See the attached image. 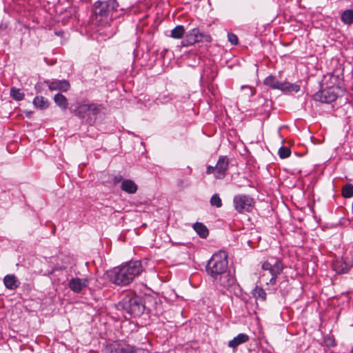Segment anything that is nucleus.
I'll return each instance as SVG.
<instances>
[{
	"mask_svg": "<svg viewBox=\"0 0 353 353\" xmlns=\"http://www.w3.org/2000/svg\"><path fill=\"white\" fill-rule=\"evenodd\" d=\"M228 255L224 251H219L212 255L208 261L206 271L214 280L225 288L230 286L234 279L226 273L228 269Z\"/></svg>",
	"mask_w": 353,
	"mask_h": 353,
	"instance_id": "nucleus-1",
	"label": "nucleus"
},
{
	"mask_svg": "<svg viewBox=\"0 0 353 353\" xmlns=\"http://www.w3.org/2000/svg\"><path fill=\"white\" fill-rule=\"evenodd\" d=\"M143 271L140 261H130L125 265L114 268L112 281L119 285H126L130 283L135 277Z\"/></svg>",
	"mask_w": 353,
	"mask_h": 353,
	"instance_id": "nucleus-2",
	"label": "nucleus"
},
{
	"mask_svg": "<svg viewBox=\"0 0 353 353\" xmlns=\"http://www.w3.org/2000/svg\"><path fill=\"white\" fill-rule=\"evenodd\" d=\"M117 6L115 0L96 2L94 5L93 20L98 26H107L112 19V12Z\"/></svg>",
	"mask_w": 353,
	"mask_h": 353,
	"instance_id": "nucleus-3",
	"label": "nucleus"
},
{
	"mask_svg": "<svg viewBox=\"0 0 353 353\" xmlns=\"http://www.w3.org/2000/svg\"><path fill=\"white\" fill-rule=\"evenodd\" d=\"M283 264L279 259H271L262 265L263 271L261 276V281L266 285H274L277 276L282 272Z\"/></svg>",
	"mask_w": 353,
	"mask_h": 353,
	"instance_id": "nucleus-4",
	"label": "nucleus"
},
{
	"mask_svg": "<svg viewBox=\"0 0 353 353\" xmlns=\"http://www.w3.org/2000/svg\"><path fill=\"white\" fill-rule=\"evenodd\" d=\"M123 309L130 316H139L144 310V305L139 296H126L121 302Z\"/></svg>",
	"mask_w": 353,
	"mask_h": 353,
	"instance_id": "nucleus-5",
	"label": "nucleus"
},
{
	"mask_svg": "<svg viewBox=\"0 0 353 353\" xmlns=\"http://www.w3.org/2000/svg\"><path fill=\"white\" fill-rule=\"evenodd\" d=\"M103 353H135L136 347L124 340H116L103 345Z\"/></svg>",
	"mask_w": 353,
	"mask_h": 353,
	"instance_id": "nucleus-6",
	"label": "nucleus"
},
{
	"mask_svg": "<svg viewBox=\"0 0 353 353\" xmlns=\"http://www.w3.org/2000/svg\"><path fill=\"white\" fill-rule=\"evenodd\" d=\"M212 37L210 34L201 31L199 28H195L189 30L182 41L181 44L183 46H189L195 44L196 43L212 41Z\"/></svg>",
	"mask_w": 353,
	"mask_h": 353,
	"instance_id": "nucleus-7",
	"label": "nucleus"
},
{
	"mask_svg": "<svg viewBox=\"0 0 353 353\" xmlns=\"http://www.w3.org/2000/svg\"><path fill=\"white\" fill-rule=\"evenodd\" d=\"M264 84L272 89L280 90L283 92H298L300 90V86L297 84L288 82H281L272 75L267 77L263 81Z\"/></svg>",
	"mask_w": 353,
	"mask_h": 353,
	"instance_id": "nucleus-8",
	"label": "nucleus"
},
{
	"mask_svg": "<svg viewBox=\"0 0 353 353\" xmlns=\"http://www.w3.org/2000/svg\"><path fill=\"white\" fill-rule=\"evenodd\" d=\"M228 168V159L225 157H221L214 167L209 165L207 167L206 173L213 174L214 177L221 179L225 177Z\"/></svg>",
	"mask_w": 353,
	"mask_h": 353,
	"instance_id": "nucleus-9",
	"label": "nucleus"
},
{
	"mask_svg": "<svg viewBox=\"0 0 353 353\" xmlns=\"http://www.w3.org/2000/svg\"><path fill=\"white\" fill-rule=\"evenodd\" d=\"M235 210L239 213H244L251 210L254 205V200L249 196L239 194L234 197Z\"/></svg>",
	"mask_w": 353,
	"mask_h": 353,
	"instance_id": "nucleus-10",
	"label": "nucleus"
},
{
	"mask_svg": "<svg viewBox=\"0 0 353 353\" xmlns=\"http://www.w3.org/2000/svg\"><path fill=\"white\" fill-rule=\"evenodd\" d=\"M338 91V88L330 87L327 89L316 92L314 95V98L316 101H319L321 103H330L334 101L337 99L339 94Z\"/></svg>",
	"mask_w": 353,
	"mask_h": 353,
	"instance_id": "nucleus-11",
	"label": "nucleus"
},
{
	"mask_svg": "<svg viewBox=\"0 0 353 353\" xmlns=\"http://www.w3.org/2000/svg\"><path fill=\"white\" fill-rule=\"evenodd\" d=\"M353 267V261L343 259H336L332 263L333 270L337 274H345Z\"/></svg>",
	"mask_w": 353,
	"mask_h": 353,
	"instance_id": "nucleus-12",
	"label": "nucleus"
},
{
	"mask_svg": "<svg viewBox=\"0 0 353 353\" xmlns=\"http://www.w3.org/2000/svg\"><path fill=\"white\" fill-rule=\"evenodd\" d=\"M45 83L48 85L49 90L51 91L67 92L70 88V84L67 80H48L45 81Z\"/></svg>",
	"mask_w": 353,
	"mask_h": 353,
	"instance_id": "nucleus-13",
	"label": "nucleus"
},
{
	"mask_svg": "<svg viewBox=\"0 0 353 353\" xmlns=\"http://www.w3.org/2000/svg\"><path fill=\"white\" fill-rule=\"evenodd\" d=\"M89 280L88 279L72 278L69 281L70 289L75 293L81 292L83 289L88 287Z\"/></svg>",
	"mask_w": 353,
	"mask_h": 353,
	"instance_id": "nucleus-14",
	"label": "nucleus"
},
{
	"mask_svg": "<svg viewBox=\"0 0 353 353\" xmlns=\"http://www.w3.org/2000/svg\"><path fill=\"white\" fill-rule=\"evenodd\" d=\"M97 110L98 108L95 104H81L74 110V114L79 118L83 119L90 112L96 114Z\"/></svg>",
	"mask_w": 353,
	"mask_h": 353,
	"instance_id": "nucleus-15",
	"label": "nucleus"
},
{
	"mask_svg": "<svg viewBox=\"0 0 353 353\" xmlns=\"http://www.w3.org/2000/svg\"><path fill=\"white\" fill-rule=\"evenodd\" d=\"M3 283L6 288L14 290L19 287L20 282L14 274H7L3 278Z\"/></svg>",
	"mask_w": 353,
	"mask_h": 353,
	"instance_id": "nucleus-16",
	"label": "nucleus"
},
{
	"mask_svg": "<svg viewBox=\"0 0 353 353\" xmlns=\"http://www.w3.org/2000/svg\"><path fill=\"white\" fill-rule=\"evenodd\" d=\"M248 335L246 334L241 333L229 341L228 346L231 348L236 349L239 345L246 343L248 341Z\"/></svg>",
	"mask_w": 353,
	"mask_h": 353,
	"instance_id": "nucleus-17",
	"label": "nucleus"
},
{
	"mask_svg": "<svg viewBox=\"0 0 353 353\" xmlns=\"http://www.w3.org/2000/svg\"><path fill=\"white\" fill-rule=\"evenodd\" d=\"M121 190L128 194H134L137 190V185L131 179H125L121 183Z\"/></svg>",
	"mask_w": 353,
	"mask_h": 353,
	"instance_id": "nucleus-18",
	"label": "nucleus"
},
{
	"mask_svg": "<svg viewBox=\"0 0 353 353\" xmlns=\"http://www.w3.org/2000/svg\"><path fill=\"white\" fill-rule=\"evenodd\" d=\"M54 101L55 103L62 110H65L68 108V100L62 94L58 93L54 95Z\"/></svg>",
	"mask_w": 353,
	"mask_h": 353,
	"instance_id": "nucleus-19",
	"label": "nucleus"
},
{
	"mask_svg": "<svg viewBox=\"0 0 353 353\" xmlns=\"http://www.w3.org/2000/svg\"><path fill=\"white\" fill-rule=\"evenodd\" d=\"M33 104L40 109H46L49 105L48 99L41 96L36 97L33 100Z\"/></svg>",
	"mask_w": 353,
	"mask_h": 353,
	"instance_id": "nucleus-20",
	"label": "nucleus"
},
{
	"mask_svg": "<svg viewBox=\"0 0 353 353\" xmlns=\"http://www.w3.org/2000/svg\"><path fill=\"white\" fill-rule=\"evenodd\" d=\"M196 232L201 237L206 238L208 235V230L205 225L201 223H196L193 226Z\"/></svg>",
	"mask_w": 353,
	"mask_h": 353,
	"instance_id": "nucleus-21",
	"label": "nucleus"
},
{
	"mask_svg": "<svg viewBox=\"0 0 353 353\" xmlns=\"http://www.w3.org/2000/svg\"><path fill=\"white\" fill-rule=\"evenodd\" d=\"M341 21L347 25L353 23V10L348 9L343 11L341 16Z\"/></svg>",
	"mask_w": 353,
	"mask_h": 353,
	"instance_id": "nucleus-22",
	"label": "nucleus"
},
{
	"mask_svg": "<svg viewBox=\"0 0 353 353\" xmlns=\"http://www.w3.org/2000/svg\"><path fill=\"white\" fill-rule=\"evenodd\" d=\"M185 34V28L183 26H176L174 29L172 30L170 37L174 39H181Z\"/></svg>",
	"mask_w": 353,
	"mask_h": 353,
	"instance_id": "nucleus-23",
	"label": "nucleus"
},
{
	"mask_svg": "<svg viewBox=\"0 0 353 353\" xmlns=\"http://www.w3.org/2000/svg\"><path fill=\"white\" fill-rule=\"evenodd\" d=\"M10 95L14 100L17 101H21L24 97V94L21 91V90L16 88H11Z\"/></svg>",
	"mask_w": 353,
	"mask_h": 353,
	"instance_id": "nucleus-24",
	"label": "nucleus"
},
{
	"mask_svg": "<svg viewBox=\"0 0 353 353\" xmlns=\"http://www.w3.org/2000/svg\"><path fill=\"white\" fill-rule=\"evenodd\" d=\"M342 195L345 198L353 196V185L348 183L343 186L342 189Z\"/></svg>",
	"mask_w": 353,
	"mask_h": 353,
	"instance_id": "nucleus-25",
	"label": "nucleus"
},
{
	"mask_svg": "<svg viewBox=\"0 0 353 353\" xmlns=\"http://www.w3.org/2000/svg\"><path fill=\"white\" fill-rule=\"evenodd\" d=\"M210 204L216 208L222 206V201L218 194H214L210 199Z\"/></svg>",
	"mask_w": 353,
	"mask_h": 353,
	"instance_id": "nucleus-26",
	"label": "nucleus"
},
{
	"mask_svg": "<svg viewBox=\"0 0 353 353\" xmlns=\"http://www.w3.org/2000/svg\"><path fill=\"white\" fill-rule=\"evenodd\" d=\"M254 295L256 299L265 301L266 299V293L262 288H256L254 290Z\"/></svg>",
	"mask_w": 353,
	"mask_h": 353,
	"instance_id": "nucleus-27",
	"label": "nucleus"
},
{
	"mask_svg": "<svg viewBox=\"0 0 353 353\" xmlns=\"http://www.w3.org/2000/svg\"><path fill=\"white\" fill-rule=\"evenodd\" d=\"M291 151L290 148L287 147H281L279 150V155L281 159H285L290 156Z\"/></svg>",
	"mask_w": 353,
	"mask_h": 353,
	"instance_id": "nucleus-28",
	"label": "nucleus"
},
{
	"mask_svg": "<svg viewBox=\"0 0 353 353\" xmlns=\"http://www.w3.org/2000/svg\"><path fill=\"white\" fill-rule=\"evenodd\" d=\"M228 41L232 45H236L238 43V37L236 34H234L233 33H228Z\"/></svg>",
	"mask_w": 353,
	"mask_h": 353,
	"instance_id": "nucleus-29",
	"label": "nucleus"
},
{
	"mask_svg": "<svg viewBox=\"0 0 353 353\" xmlns=\"http://www.w3.org/2000/svg\"><path fill=\"white\" fill-rule=\"evenodd\" d=\"M241 89H242V90H248V95L249 97H252V96H253V95L254 94V91H253V89H252V88L249 87V86L243 85V86L241 87Z\"/></svg>",
	"mask_w": 353,
	"mask_h": 353,
	"instance_id": "nucleus-30",
	"label": "nucleus"
},
{
	"mask_svg": "<svg viewBox=\"0 0 353 353\" xmlns=\"http://www.w3.org/2000/svg\"><path fill=\"white\" fill-rule=\"evenodd\" d=\"M122 177L121 176H115L114 179V181L115 183H119L121 181Z\"/></svg>",
	"mask_w": 353,
	"mask_h": 353,
	"instance_id": "nucleus-31",
	"label": "nucleus"
}]
</instances>
